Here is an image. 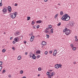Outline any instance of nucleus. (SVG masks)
<instances>
[{
	"mask_svg": "<svg viewBox=\"0 0 78 78\" xmlns=\"http://www.w3.org/2000/svg\"><path fill=\"white\" fill-rule=\"evenodd\" d=\"M73 50H76V48L75 47H74L73 48Z\"/></svg>",
	"mask_w": 78,
	"mask_h": 78,
	"instance_id": "nucleus-35",
	"label": "nucleus"
},
{
	"mask_svg": "<svg viewBox=\"0 0 78 78\" xmlns=\"http://www.w3.org/2000/svg\"><path fill=\"white\" fill-rule=\"evenodd\" d=\"M45 32L46 33H47H47H49V32H48V30H45Z\"/></svg>",
	"mask_w": 78,
	"mask_h": 78,
	"instance_id": "nucleus-29",
	"label": "nucleus"
},
{
	"mask_svg": "<svg viewBox=\"0 0 78 78\" xmlns=\"http://www.w3.org/2000/svg\"><path fill=\"white\" fill-rule=\"evenodd\" d=\"M70 17L67 14H65V15L63 16L62 18V20H65L66 21H68L70 19Z\"/></svg>",
	"mask_w": 78,
	"mask_h": 78,
	"instance_id": "nucleus-1",
	"label": "nucleus"
},
{
	"mask_svg": "<svg viewBox=\"0 0 78 78\" xmlns=\"http://www.w3.org/2000/svg\"><path fill=\"white\" fill-rule=\"evenodd\" d=\"M47 53H48V51H46L45 52L44 54L45 55H47Z\"/></svg>",
	"mask_w": 78,
	"mask_h": 78,
	"instance_id": "nucleus-25",
	"label": "nucleus"
},
{
	"mask_svg": "<svg viewBox=\"0 0 78 78\" xmlns=\"http://www.w3.org/2000/svg\"><path fill=\"white\" fill-rule=\"evenodd\" d=\"M7 11V9L6 8L4 9L2 11L3 12H6Z\"/></svg>",
	"mask_w": 78,
	"mask_h": 78,
	"instance_id": "nucleus-9",
	"label": "nucleus"
},
{
	"mask_svg": "<svg viewBox=\"0 0 78 78\" xmlns=\"http://www.w3.org/2000/svg\"><path fill=\"white\" fill-rule=\"evenodd\" d=\"M30 17H27V20H30Z\"/></svg>",
	"mask_w": 78,
	"mask_h": 78,
	"instance_id": "nucleus-23",
	"label": "nucleus"
},
{
	"mask_svg": "<svg viewBox=\"0 0 78 78\" xmlns=\"http://www.w3.org/2000/svg\"><path fill=\"white\" fill-rule=\"evenodd\" d=\"M27 54H28V53H27V52H25V55H27Z\"/></svg>",
	"mask_w": 78,
	"mask_h": 78,
	"instance_id": "nucleus-56",
	"label": "nucleus"
},
{
	"mask_svg": "<svg viewBox=\"0 0 78 78\" xmlns=\"http://www.w3.org/2000/svg\"><path fill=\"white\" fill-rule=\"evenodd\" d=\"M15 6H17V4H15Z\"/></svg>",
	"mask_w": 78,
	"mask_h": 78,
	"instance_id": "nucleus-53",
	"label": "nucleus"
},
{
	"mask_svg": "<svg viewBox=\"0 0 78 78\" xmlns=\"http://www.w3.org/2000/svg\"><path fill=\"white\" fill-rule=\"evenodd\" d=\"M61 23H59L57 24V26L59 27L61 25Z\"/></svg>",
	"mask_w": 78,
	"mask_h": 78,
	"instance_id": "nucleus-22",
	"label": "nucleus"
},
{
	"mask_svg": "<svg viewBox=\"0 0 78 78\" xmlns=\"http://www.w3.org/2000/svg\"><path fill=\"white\" fill-rule=\"evenodd\" d=\"M67 28H66L65 29H64L63 30V33H64V32H65V34H66V31L67 30Z\"/></svg>",
	"mask_w": 78,
	"mask_h": 78,
	"instance_id": "nucleus-14",
	"label": "nucleus"
},
{
	"mask_svg": "<svg viewBox=\"0 0 78 78\" xmlns=\"http://www.w3.org/2000/svg\"><path fill=\"white\" fill-rule=\"evenodd\" d=\"M34 22L33 21H32V25H34Z\"/></svg>",
	"mask_w": 78,
	"mask_h": 78,
	"instance_id": "nucleus-40",
	"label": "nucleus"
},
{
	"mask_svg": "<svg viewBox=\"0 0 78 78\" xmlns=\"http://www.w3.org/2000/svg\"><path fill=\"white\" fill-rule=\"evenodd\" d=\"M69 24L72 27H73V26L74 25V23H73V22H70Z\"/></svg>",
	"mask_w": 78,
	"mask_h": 78,
	"instance_id": "nucleus-7",
	"label": "nucleus"
},
{
	"mask_svg": "<svg viewBox=\"0 0 78 78\" xmlns=\"http://www.w3.org/2000/svg\"><path fill=\"white\" fill-rule=\"evenodd\" d=\"M12 50H16V49H15V48L14 47H13L12 48Z\"/></svg>",
	"mask_w": 78,
	"mask_h": 78,
	"instance_id": "nucleus-48",
	"label": "nucleus"
},
{
	"mask_svg": "<svg viewBox=\"0 0 78 78\" xmlns=\"http://www.w3.org/2000/svg\"><path fill=\"white\" fill-rule=\"evenodd\" d=\"M30 36H31V34H29Z\"/></svg>",
	"mask_w": 78,
	"mask_h": 78,
	"instance_id": "nucleus-63",
	"label": "nucleus"
},
{
	"mask_svg": "<svg viewBox=\"0 0 78 78\" xmlns=\"http://www.w3.org/2000/svg\"><path fill=\"white\" fill-rule=\"evenodd\" d=\"M33 55V54L32 53H31L29 55V56H30V58H31V57H32V55Z\"/></svg>",
	"mask_w": 78,
	"mask_h": 78,
	"instance_id": "nucleus-17",
	"label": "nucleus"
},
{
	"mask_svg": "<svg viewBox=\"0 0 78 78\" xmlns=\"http://www.w3.org/2000/svg\"><path fill=\"white\" fill-rule=\"evenodd\" d=\"M42 45H46V42L44 41H42Z\"/></svg>",
	"mask_w": 78,
	"mask_h": 78,
	"instance_id": "nucleus-11",
	"label": "nucleus"
},
{
	"mask_svg": "<svg viewBox=\"0 0 78 78\" xmlns=\"http://www.w3.org/2000/svg\"><path fill=\"white\" fill-rule=\"evenodd\" d=\"M16 17V15L14 13L12 14V15L11 16V17L12 19H14Z\"/></svg>",
	"mask_w": 78,
	"mask_h": 78,
	"instance_id": "nucleus-4",
	"label": "nucleus"
},
{
	"mask_svg": "<svg viewBox=\"0 0 78 78\" xmlns=\"http://www.w3.org/2000/svg\"><path fill=\"white\" fill-rule=\"evenodd\" d=\"M54 75H55V73H51V75H50L51 76H54Z\"/></svg>",
	"mask_w": 78,
	"mask_h": 78,
	"instance_id": "nucleus-16",
	"label": "nucleus"
},
{
	"mask_svg": "<svg viewBox=\"0 0 78 78\" xmlns=\"http://www.w3.org/2000/svg\"><path fill=\"white\" fill-rule=\"evenodd\" d=\"M2 6V2H0V6Z\"/></svg>",
	"mask_w": 78,
	"mask_h": 78,
	"instance_id": "nucleus-45",
	"label": "nucleus"
},
{
	"mask_svg": "<svg viewBox=\"0 0 78 78\" xmlns=\"http://www.w3.org/2000/svg\"><path fill=\"white\" fill-rule=\"evenodd\" d=\"M38 76H40V74H38Z\"/></svg>",
	"mask_w": 78,
	"mask_h": 78,
	"instance_id": "nucleus-62",
	"label": "nucleus"
},
{
	"mask_svg": "<svg viewBox=\"0 0 78 78\" xmlns=\"http://www.w3.org/2000/svg\"><path fill=\"white\" fill-rule=\"evenodd\" d=\"M46 74L47 75H48V76L49 75H50V72H48Z\"/></svg>",
	"mask_w": 78,
	"mask_h": 78,
	"instance_id": "nucleus-15",
	"label": "nucleus"
},
{
	"mask_svg": "<svg viewBox=\"0 0 78 78\" xmlns=\"http://www.w3.org/2000/svg\"><path fill=\"white\" fill-rule=\"evenodd\" d=\"M2 52H3V53H5V51H6V50L5 49H3L2 50Z\"/></svg>",
	"mask_w": 78,
	"mask_h": 78,
	"instance_id": "nucleus-27",
	"label": "nucleus"
},
{
	"mask_svg": "<svg viewBox=\"0 0 78 78\" xmlns=\"http://www.w3.org/2000/svg\"><path fill=\"white\" fill-rule=\"evenodd\" d=\"M70 31L69 30V29H67L66 31V34L67 36H68L70 34Z\"/></svg>",
	"mask_w": 78,
	"mask_h": 78,
	"instance_id": "nucleus-3",
	"label": "nucleus"
},
{
	"mask_svg": "<svg viewBox=\"0 0 78 78\" xmlns=\"http://www.w3.org/2000/svg\"><path fill=\"white\" fill-rule=\"evenodd\" d=\"M22 59V56L21 55H20L18 57V60H20Z\"/></svg>",
	"mask_w": 78,
	"mask_h": 78,
	"instance_id": "nucleus-8",
	"label": "nucleus"
},
{
	"mask_svg": "<svg viewBox=\"0 0 78 78\" xmlns=\"http://www.w3.org/2000/svg\"><path fill=\"white\" fill-rule=\"evenodd\" d=\"M41 70H42V69H41V67H39L38 68V71H41Z\"/></svg>",
	"mask_w": 78,
	"mask_h": 78,
	"instance_id": "nucleus-18",
	"label": "nucleus"
},
{
	"mask_svg": "<svg viewBox=\"0 0 78 78\" xmlns=\"http://www.w3.org/2000/svg\"><path fill=\"white\" fill-rule=\"evenodd\" d=\"M24 44H27V41H24Z\"/></svg>",
	"mask_w": 78,
	"mask_h": 78,
	"instance_id": "nucleus-52",
	"label": "nucleus"
},
{
	"mask_svg": "<svg viewBox=\"0 0 78 78\" xmlns=\"http://www.w3.org/2000/svg\"><path fill=\"white\" fill-rule=\"evenodd\" d=\"M41 53V51H36V54H38V53Z\"/></svg>",
	"mask_w": 78,
	"mask_h": 78,
	"instance_id": "nucleus-12",
	"label": "nucleus"
},
{
	"mask_svg": "<svg viewBox=\"0 0 78 78\" xmlns=\"http://www.w3.org/2000/svg\"><path fill=\"white\" fill-rule=\"evenodd\" d=\"M58 14H57L56 15H55V19H56V17H58Z\"/></svg>",
	"mask_w": 78,
	"mask_h": 78,
	"instance_id": "nucleus-39",
	"label": "nucleus"
},
{
	"mask_svg": "<svg viewBox=\"0 0 78 78\" xmlns=\"http://www.w3.org/2000/svg\"><path fill=\"white\" fill-rule=\"evenodd\" d=\"M8 9L9 11V12H11V10H12L11 7L10 6H8Z\"/></svg>",
	"mask_w": 78,
	"mask_h": 78,
	"instance_id": "nucleus-5",
	"label": "nucleus"
},
{
	"mask_svg": "<svg viewBox=\"0 0 78 78\" xmlns=\"http://www.w3.org/2000/svg\"><path fill=\"white\" fill-rule=\"evenodd\" d=\"M56 54H57L56 53H55L54 52L53 53V55L54 56H56Z\"/></svg>",
	"mask_w": 78,
	"mask_h": 78,
	"instance_id": "nucleus-33",
	"label": "nucleus"
},
{
	"mask_svg": "<svg viewBox=\"0 0 78 78\" xmlns=\"http://www.w3.org/2000/svg\"><path fill=\"white\" fill-rule=\"evenodd\" d=\"M53 28L51 30V33H53Z\"/></svg>",
	"mask_w": 78,
	"mask_h": 78,
	"instance_id": "nucleus-20",
	"label": "nucleus"
},
{
	"mask_svg": "<svg viewBox=\"0 0 78 78\" xmlns=\"http://www.w3.org/2000/svg\"><path fill=\"white\" fill-rule=\"evenodd\" d=\"M2 62H0V66H2Z\"/></svg>",
	"mask_w": 78,
	"mask_h": 78,
	"instance_id": "nucleus-41",
	"label": "nucleus"
},
{
	"mask_svg": "<svg viewBox=\"0 0 78 78\" xmlns=\"http://www.w3.org/2000/svg\"><path fill=\"white\" fill-rule=\"evenodd\" d=\"M2 66H0V72L1 71V70H2Z\"/></svg>",
	"mask_w": 78,
	"mask_h": 78,
	"instance_id": "nucleus-31",
	"label": "nucleus"
},
{
	"mask_svg": "<svg viewBox=\"0 0 78 78\" xmlns=\"http://www.w3.org/2000/svg\"><path fill=\"white\" fill-rule=\"evenodd\" d=\"M44 1L45 2H47L48 1V0H44Z\"/></svg>",
	"mask_w": 78,
	"mask_h": 78,
	"instance_id": "nucleus-55",
	"label": "nucleus"
},
{
	"mask_svg": "<svg viewBox=\"0 0 78 78\" xmlns=\"http://www.w3.org/2000/svg\"><path fill=\"white\" fill-rule=\"evenodd\" d=\"M37 23H41L42 21L41 20H40L39 21H37L36 22Z\"/></svg>",
	"mask_w": 78,
	"mask_h": 78,
	"instance_id": "nucleus-13",
	"label": "nucleus"
},
{
	"mask_svg": "<svg viewBox=\"0 0 78 78\" xmlns=\"http://www.w3.org/2000/svg\"><path fill=\"white\" fill-rule=\"evenodd\" d=\"M23 78H26V77H23Z\"/></svg>",
	"mask_w": 78,
	"mask_h": 78,
	"instance_id": "nucleus-64",
	"label": "nucleus"
},
{
	"mask_svg": "<svg viewBox=\"0 0 78 78\" xmlns=\"http://www.w3.org/2000/svg\"><path fill=\"white\" fill-rule=\"evenodd\" d=\"M20 39H21V40L23 38V37H22V36H20Z\"/></svg>",
	"mask_w": 78,
	"mask_h": 78,
	"instance_id": "nucleus-38",
	"label": "nucleus"
},
{
	"mask_svg": "<svg viewBox=\"0 0 78 78\" xmlns=\"http://www.w3.org/2000/svg\"><path fill=\"white\" fill-rule=\"evenodd\" d=\"M32 59H36V56H35V55L34 54H33V56H32Z\"/></svg>",
	"mask_w": 78,
	"mask_h": 78,
	"instance_id": "nucleus-6",
	"label": "nucleus"
},
{
	"mask_svg": "<svg viewBox=\"0 0 78 78\" xmlns=\"http://www.w3.org/2000/svg\"><path fill=\"white\" fill-rule=\"evenodd\" d=\"M33 39H30V41H31V42H32V41H33Z\"/></svg>",
	"mask_w": 78,
	"mask_h": 78,
	"instance_id": "nucleus-43",
	"label": "nucleus"
},
{
	"mask_svg": "<svg viewBox=\"0 0 78 78\" xmlns=\"http://www.w3.org/2000/svg\"><path fill=\"white\" fill-rule=\"evenodd\" d=\"M61 67H62V65H59V64H56L55 65V68L56 69H58V68H61Z\"/></svg>",
	"mask_w": 78,
	"mask_h": 78,
	"instance_id": "nucleus-2",
	"label": "nucleus"
},
{
	"mask_svg": "<svg viewBox=\"0 0 78 78\" xmlns=\"http://www.w3.org/2000/svg\"><path fill=\"white\" fill-rule=\"evenodd\" d=\"M46 36H47V37L48 39V38H49V37H50V36H49V35H48V34H46Z\"/></svg>",
	"mask_w": 78,
	"mask_h": 78,
	"instance_id": "nucleus-26",
	"label": "nucleus"
},
{
	"mask_svg": "<svg viewBox=\"0 0 78 78\" xmlns=\"http://www.w3.org/2000/svg\"><path fill=\"white\" fill-rule=\"evenodd\" d=\"M50 53H52V51H49Z\"/></svg>",
	"mask_w": 78,
	"mask_h": 78,
	"instance_id": "nucleus-54",
	"label": "nucleus"
},
{
	"mask_svg": "<svg viewBox=\"0 0 78 78\" xmlns=\"http://www.w3.org/2000/svg\"><path fill=\"white\" fill-rule=\"evenodd\" d=\"M49 29V27H47V28H46V30H48Z\"/></svg>",
	"mask_w": 78,
	"mask_h": 78,
	"instance_id": "nucleus-44",
	"label": "nucleus"
},
{
	"mask_svg": "<svg viewBox=\"0 0 78 78\" xmlns=\"http://www.w3.org/2000/svg\"><path fill=\"white\" fill-rule=\"evenodd\" d=\"M10 40H12V37H11L10 38Z\"/></svg>",
	"mask_w": 78,
	"mask_h": 78,
	"instance_id": "nucleus-57",
	"label": "nucleus"
},
{
	"mask_svg": "<svg viewBox=\"0 0 78 78\" xmlns=\"http://www.w3.org/2000/svg\"><path fill=\"white\" fill-rule=\"evenodd\" d=\"M23 73V70H21L20 71V74H22Z\"/></svg>",
	"mask_w": 78,
	"mask_h": 78,
	"instance_id": "nucleus-21",
	"label": "nucleus"
},
{
	"mask_svg": "<svg viewBox=\"0 0 78 78\" xmlns=\"http://www.w3.org/2000/svg\"><path fill=\"white\" fill-rule=\"evenodd\" d=\"M40 26L39 25H38L37 26V28H39Z\"/></svg>",
	"mask_w": 78,
	"mask_h": 78,
	"instance_id": "nucleus-42",
	"label": "nucleus"
},
{
	"mask_svg": "<svg viewBox=\"0 0 78 78\" xmlns=\"http://www.w3.org/2000/svg\"><path fill=\"white\" fill-rule=\"evenodd\" d=\"M75 41H78V38H76L75 39Z\"/></svg>",
	"mask_w": 78,
	"mask_h": 78,
	"instance_id": "nucleus-51",
	"label": "nucleus"
},
{
	"mask_svg": "<svg viewBox=\"0 0 78 78\" xmlns=\"http://www.w3.org/2000/svg\"><path fill=\"white\" fill-rule=\"evenodd\" d=\"M51 76L50 75H49V76H48V78H51Z\"/></svg>",
	"mask_w": 78,
	"mask_h": 78,
	"instance_id": "nucleus-34",
	"label": "nucleus"
},
{
	"mask_svg": "<svg viewBox=\"0 0 78 78\" xmlns=\"http://www.w3.org/2000/svg\"><path fill=\"white\" fill-rule=\"evenodd\" d=\"M2 0H0V3H2Z\"/></svg>",
	"mask_w": 78,
	"mask_h": 78,
	"instance_id": "nucleus-58",
	"label": "nucleus"
},
{
	"mask_svg": "<svg viewBox=\"0 0 78 78\" xmlns=\"http://www.w3.org/2000/svg\"><path fill=\"white\" fill-rule=\"evenodd\" d=\"M75 38H77V36H75Z\"/></svg>",
	"mask_w": 78,
	"mask_h": 78,
	"instance_id": "nucleus-61",
	"label": "nucleus"
},
{
	"mask_svg": "<svg viewBox=\"0 0 78 78\" xmlns=\"http://www.w3.org/2000/svg\"><path fill=\"white\" fill-rule=\"evenodd\" d=\"M19 39L18 37H16L14 39V40L16 42H17V41H19Z\"/></svg>",
	"mask_w": 78,
	"mask_h": 78,
	"instance_id": "nucleus-10",
	"label": "nucleus"
},
{
	"mask_svg": "<svg viewBox=\"0 0 78 78\" xmlns=\"http://www.w3.org/2000/svg\"><path fill=\"white\" fill-rule=\"evenodd\" d=\"M16 34H17V35H19V34H20V32H17L16 33Z\"/></svg>",
	"mask_w": 78,
	"mask_h": 78,
	"instance_id": "nucleus-19",
	"label": "nucleus"
},
{
	"mask_svg": "<svg viewBox=\"0 0 78 78\" xmlns=\"http://www.w3.org/2000/svg\"><path fill=\"white\" fill-rule=\"evenodd\" d=\"M5 72H6V71L5 70H3V72H4V73H5Z\"/></svg>",
	"mask_w": 78,
	"mask_h": 78,
	"instance_id": "nucleus-49",
	"label": "nucleus"
},
{
	"mask_svg": "<svg viewBox=\"0 0 78 78\" xmlns=\"http://www.w3.org/2000/svg\"><path fill=\"white\" fill-rule=\"evenodd\" d=\"M33 28H36V27H35V26H33Z\"/></svg>",
	"mask_w": 78,
	"mask_h": 78,
	"instance_id": "nucleus-59",
	"label": "nucleus"
},
{
	"mask_svg": "<svg viewBox=\"0 0 78 78\" xmlns=\"http://www.w3.org/2000/svg\"><path fill=\"white\" fill-rule=\"evenodd\" d=\"M9 78H11V75H9Z\"/></svg>",
	"mask_w": 78,
	"mask_h": 78,
	"instance_id": "nucleus-50",
	"label": "nucleus"
},
{
	"mask_svg": "<svg viewBox=\"0 0 78 78\" xmlns=\"http://www.w3.org/2000/svg\"><path fill=\"white\" fill-rule=\"evenodd\" d=\"M73 64H76V62H74Z\"/></svg>",
	"mask_w": 78,
	"mask_h": 78,
	"instance_id": "nucleus-60",
	"label": "nucleus"
},
{
	"mask_svg": "<svg viewBox=\"0 0 78 78\" xmlns=\"http://www.w3.org/2000/svg\"><path fill=\"white\" fill-rule=\"evenodd\" d=\"M54 53H56L57 54V51H56V50H55Z\"/></svg>",
	"mask_w": 78,
	"mask_h": 78,
	"instance_id": "nucleus-28",
	"label": "nucleus"
},
{
	"mask_svg": "<svg viewBox=\"0 0 78 78\" xmlns=\"http://www.w3.org/2000/svg\"><path fill=\"white\" fill-rule=\"evenodd\" d=\"M52 28V26L51 25H49V28Z\"/></svg>",
	"mask_w": 78,
	"mask_h": 78,
	"instance_id": "nucleus-32",
	"label": "nucleus"
},
{
	"mask_svg": "<svg viewBox=\"0 0 78 78\" xmlns=\"http://www.w3.org/2000/svg\"><path fill=\"white\" fill-rule=\"evenodd\" d=\"M13 44H16V42H15V41H13Z\"/></svg>",
	"mask_w": 78,
	"mask_h": 78,
	"instance_id": "nucleus-47",
	"label": "nucleus"
},
{
	"mask_svg": "<svg viewBox=\"0 0 78 78\" xmlns=\"http://www.w3.org/2000/svg\"><path fill=\"white\" fill-rule=\"evenodd\" d=\"M70 46L72 47H73V44H71L70 45Z\"/></svg>",
	"mask_w": 78,
	"mask_h": 78,
	"instance_id": "nucleus-36",
	"label": "nucleus"
},
{
	"mask_svg": "<svg viewBox=\"0 0 78 78\" xmlns=\"http://www.w3.org/2000/svg\"><path fill=\"white\" fill-rule=\"evenodd\" d=\"M60 14V15H62L63 14V12L61 11Z\"/></svg>",
	"mask_w": 78,
	"mask_h": 78,
	"instance_id": "nucleus-30",
	"label": "nucleus"
},
{
	"mask_svg": "<svg viewBox=\"0 0 78 78\" xmlns=\"http://www.w3.org/2000/svg\"><path fill=\"white\" fill-rule=\"evenodd\" d=\"M13 14H16H16H17V12H15L14 13H13Z\"/></svg>",
	"mask_w": 78,
	"mask_h": 78,
	"instance_id": "nucleus-46",
	"label": "nucleus"
},
{
	"mask_svg": "<svg viewBox=\"0 0 78 78\" xmlns=\"http://www.w3.org/2000/svg\"><path fill=\"white\" fill-rule=\"evenodd\" d=\"M34 36H32L30 38V39H34Z\"/></svg>",
	"mask_w": 78,
	"mask_h": 78,
	"instance_id": "nucleus-24",
	"label": "nucleus"
},
{
	"mask_svg": "<svg viewBox=\"0 0 78 78\" xmlns=\"http://www.w3.org/2000/svg\"><path fill=\"white\" fill-rule=\"evenodd\" d=\"M40 57V55H38L37 56V58L38 59V58H39V57Z\"/></svg>",
	"mask_w": 78,
	"mask_h": 78,
	"instance_id": "nucleus-37",
	"label": "nucleus"
}]
</instances>
